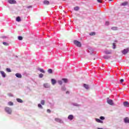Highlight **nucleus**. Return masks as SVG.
<instances>
[{"label": "nucleus", "mask_w": 129, "mask_h": 129, "mask_svg": "<svg viewBox=\"0 0 129 129\" xmlns=\"http://www.w3.org/2000/svg\"><path fill=\"white\" fill-rule=\"evenodd\" d=\"M48 72L50 74H52L53 73V71L52 70V69H49L48 70Z\"/></svg>", "instance_id": "20"}, {"label": "nucleus", "mask_w": 129, "mask_h": 129, "mask_svg": "<svg viewBox=\"0 0 129 129\" xmlns=\"http://www.w3.org/2000/svg\"><path fill=\"white\" fill-rule=\"evenodd\" d=\"M109 1H112V0H109Z\"/></svg>", "instance_id": "45"}, {"label": "nucleus", "mask_w": 129, "mask_h": 129, "mask_svg": "<svg viewBox=\"0 0 129 129\" xmlns=\"http://www.w3.org/2000/svg\"><path fill=\"white\" fill-rule=\"evenodd\" d=\"M123 81H124V80L122 79L120 80V82H121V83H122V82H123Z\"/></svg>", "instance_id": "39"}, {"label": "nucleus", "mask_w": 129, "mask_h": 129, "mask_svg": "<svg viewBox=\"0 0 129 129\" xmlns=\"http://www.w3.org/2000/svg\"><path fill=\"white\" fill-rule=\"evenodd\" d=\"M107 102L110 105H113V101L112 100L108 99Z\"/></svg>", "instance_id": "4"}, {"label": "nucleus", "mask_w": 129, "mask_h": 129, "mask_svg": "<svg viewBox=\"0 0 129 129\" xmlns=\"http://www.w3.org/2000/svg\"><path fill=\"white\" fill-rule=\"evenodd\" d=\"M74 10H75V11H79V7H75Z\"/></svg>", "instance_id": "30"}, {"label": "nucleus", "mask_w": 129, "mask_h": 129, "mask_svg": "<svg viewBox=\"0 0 129 129\" xmlns=\"http://www.w3.org/2000/svg\"><path fill=\"white\" fill-rule=\"evenodd\" d=\"M66 94H69V91H67L66 92Z\"/></svg>", "instance_id": "44"}, {"label": "nucleus", "mask_w": 129, "mask_h": 129, "mask_svg": "<svg viewBox=\"0 0 129 129\" xmlns=\"http://www.w3.org/2000/svg\"><path fill=\"white\" fill-rule=\"evenodd\" d=\"M21 17L20 16H18L16 18V21L17 22H21Z\"/></svg>", "instance_id": "16"}, {"label": "nucleus", "mask_w": 129, "mask_h": 129, "mask_svg": "<svg viewBox=\"0 0 129 129\" xmlns=\"http://www.w3.org/2000/svg\"><path fill=\"white\" fill-rule=\"evenodd\" d=\"M43 86L45 88H50V86H49V84L48 83L44 84Z\"/></svg>", "instance_id": "12"}, {"label": "nucleus", "mask_w": 129, "mask_h": 129, "mask_svg": "<svg viewBox=\"0 0 129 129\" xmlns=\"http://www.w3.org/2000/svg\"><path fill=\"white\" fill-rule=\"evenodd\" d=\"M43 76H44V75L43 74H40L39 75V78H43Z\"/></svg>", "instance_id": "28"}, {"label": "nucleus", "mask_w": 129, "mask_h": 129, "mask_svg": "<svg viewBox=\"0 0 129 129\" xmlns=\"http://www.w3.org/2000/svg\"><path fill=\"white\" fill-rule=\"evenodd\" d=\"M122 54L125 55V54H127V53H128V49H124L122 51Z\"/></svg>", "instance_id": "7"}, {"label": "nucleus", "mask_w": 129, "mask_h": 129, "mask_svg": "<svg viewBox=\"0 0 129 129\" xmlns=\"http://www.w3.org/2000/svg\"><path fill=\"white\" fill-rule=\"evenodd\" d=\"M31 8H32V6H28L27 7V9H31Z\"/></svg>", "instance_id": "41"}, {"label": "nucleus", "mask_w": 129, "mask_h": 129, "mask_svg": "<svg viewBox=\"0 0 129 129\" xmlns=\"http://www.w3.org/2000/svg\"><path fill=\"white\" fill-rule=\"evenodd\" d=\"M106 24L107 25H108V24H109V23L108 22H106Z\"/></svg>", "instance_id": "43"}, {"label": "nucleus", "mask_w": 129, "mask_h": 129, "mask_svg": "<svg viewBox=\"0 0 129 129\" xmlns=\"http://www.w3.org/2000/svg\"><path fill=\"white\" fill-rule=\"evenodd\" d=\"M103 122V121H102V120H100V122H99L100 123H102Z\"/></svg>", "instance_id": "42"}, {"label": "nucleus", "mask_w": 129, "mask_h": 129, "mask_svg": "<svg viewBox=\"0 0 129 129\" xmlns=\"http://www.w3.org/2000/svg\"><path fill=\"white\" fill-rule=\"evenodd\" d=\"M56 83H57V81H56L55 79H51V84H52V85H55V84H56Z\"/></svg>", "instance_id": "10"}, {"label": "nucleus", "mask_w": 129, "mask_h": 129, "mask_svg": "<svg viewBox=\"0 0 129 129\" xmlns=\"http://www.w3.org/2000/svg\"><path fill=\"white\" fill-rule=\"evenodd\" d=\"M128 5V2H123L120 4V6H123V7H125V6H127Z\"/></svg>", "instance_id": "6"}, {"label": "nucleus", "mask_w": 129, "mask_h": 129, "mask_svg": "<svg viewBox=\"0 0 129 129\" xmlns=\"http://www.w3.org/2000/svg\"><path fill=\"white\" fill-rule=\"evenodd\" d=\"M62 1H66V0H62Z\"/></svg>", "instance_id": "46"}, {"label": "nucleus", "mask_w": 129, "mask_h": 129, "mask_svg": "<svg viewBox=\"0 0 129 129\" xmlns=\"http://www.w3.org/2000/svg\"><path fill=\"white\" fill-rule=\"evenodd\" d=\"M96 121H97V122H100V119L98 118H96Z\"/></svg>", "instance_id": "35"}, {"label": "nucleus", "mask_w": 129, "mask_h": 129, "mask_svg": "<svg viewBox=\"0 0 129 129\" xmlns=\"http://www.w3.org/2000/svg\"><path fill=\"white\" fill-rule=\"evenodd\" d=\"M89 35L90 36H95V32H91Z\"/></svg>", "instance_id": "25"}, {"label": "nucleus", "mask_w": 129, "mask_h": 129, "mask_svg": "<svg viewBox=\"0 0 129 129\" xmlns=\"http://www.w3.org/2000/svg\"><path fill=\"white\" fill-rule=\"evenodd\" d=\"M8 105L12 106L14 105V103H13V102H9Z\"/></svg>", "instance_id": "22"}, {"label": "nucleus", "mask_w": 129, "mask_h": 129, "mask_svg": "<svg viewBox=\"0 0 129 129\" xmlns=\"http://www.w3.org/2000/svg\"><path fill=\"white\" fill-rule=\"evenodd\" d=\"M104 59H109V58H110V56H107V55H104Z\"/></svg>", "instance_id": "24"}, {"label": "nucleus", "mask_w": 129, "mask_h": 129, "mask_svg": "<svg viewBox=\"0 0 129 129\" xmlns=\"http://www.w3.org/2000/svg\"><path fill=\"white\" fill-rule=\"evenodd\" d=\"M57 82L58 84H59V85H62V84H63V82H62V81H58Z\"/></svg>", "instance_id": "26"}, {"label": "nucleus", "mask_w": 129, "mask_h": 129, "mask_svg": "<svg viewBox=\"0 0 129 129\" xmlns=\"http://www.w3.org/2000/svg\"><path fill=\"white\" fill-rule=\"evenodd\" d=\"M74 44H75V45H76V46H77V47H80L82 46L81 42H80L77 40H74Z\"/></svg>", "instance_id": "2"}, {"label": "nucleus", "mask_w": 129, "mask_h": 129, "mask_svg": "<svg viewBox=\"0 0 129 129\" xmlns=\"http://www.w3.org/2000/svg\"><path fill=\"white\" fill-rule=\"evenodd\" d=\"M18 40H19V41H22V40H23V37H22L21 36H19L18 37Z\"/></svg>", "instance_id": "23"}, {"label": "nucleus", "mask_w": 129, "mask_h": 129, "mask_svg": "<svg viewBox=\"0 0 129 129\" xmlns=\"http://www.w3.org/2000/svg\"><path fill=\"white\" fill-rule=\"evenodd\" d=\"M5 111L8 113V114H12V109L9 107H5Z\"/></svg>", "instance_id": "1"}, {"label": "nucleus", "mask_w": 129, "mask_h": 129, "mask_svg": "<svg viewBox=\"0 0 129 129\" xmlns=\"http://www.w3.org/2000/svg\"><path fill=\"white\" fill-rule=\"evenodd\" d=\"M84 87H85V88H86V89H89V86L87 84H84Z\"/></svg>", "instance_id": "18"}, {"label": "nucleus", "mask_w": 129, "mask_h": 129, "mask_svg": "<svg viewBox=\"0 0 129 129\" xmlns=\"http://www.w3.org/2000/svg\"><path fill=\"white\" fill-rule=\"evenodd\" d=\"M54 120L55 121H57V122H59V123H62L63 122L62 120L59 118H55Z\"/></svg>", "instance_id": "5"}, {"label": "nucleus", "mask_w": 129, "mask_h": 129, "mask_svg": "<svg viewBox=\"0 0 129 129\" xmlns=\"http://www.w3.org/2000/svg\"><path fill=\"white\" fill-rule=\"evenodd\" d=\"M124 121L125 123H129V118L126 117L124 118Z\"/></svg>", "instance_id": "8"}, {"label": "nucleus", "mask_w": 129, "mask_h": 129, "mask_svg": "<svg viewBox=\"0 0 129 129\" xmlns=\"http://www.w3.org/2000/svg\"><path fill=\"white\" fill-rule=\"evenodd\" d=\"M17 101H18V102H20V103H23V100L21 99H17Z\"/></svg>", "instance_id": "21"}, {"label": "nucleus", "mask_w": 129, "mask_h": 129, "mask_svg": "<svg viewBox=\"0 0 129 129\" xmlns=\"http://www.w3.org/2000/svg\"><path fill=\"white\" fill-rule=\"evenodd\" d=\"M111 29H112V30H114V31H115V30H117V27H112V28H111Z\"/></svg>", "instance_id": "33"}, {"label": "nucleus", "mask_w": 129, "mask_h": 129, "mask_svg": "<svg viewBox=\"0 0 129 129\" xmlns=\"http://www.w3.org/2000/svg\"><path fill=\"white\" fill-rule=\"evenodd\" d=\"M47 112H48V113H51V110L48 109L47 110Z\"/></svg>", "instance_id": "36"}, {"label": "nucleus", "mask_w": 129, "mask_h": 129, "mask_svg": "<svg viewBox=\"0 0 129 129\" xmlns=\"http://www.w3.org/2000/svg\"><path fill=\"white\" fill-rule=\"evenodd\" d=\"M98 3H101L102 1L101 0H97Z\"/></svg>", "instance_id": "40"}, {"label": "nucleus", "mask_w": 129, "mask_h": 129, "mask_svg": "<svg viewBox=\"0 0 129 129\" xmlns=\"http://www.w3.org/2000/svg\"><path fill=\"white\" fill-rule=\"evenodd\" d=\"M16 77H18V78H22V75L19 73L16 74Z\"/></svg>", "instance_id": "15"}, {"label": "nucleus", "mask_w": 129, "mask_h": 129, "mask_svg": "<svg viewBox=\"0 0 129 129\" xmlns=\"http://www.w3.org/2000/svg\"><path fill=\"white\" fill-rule=\"evenodd\" d=\"M41 103L42 105H44V104H45V100H41Z\"/></svg>", "instance_id": "29"}, {"label": "nucleus", "mask_w": 129, "mask_h": 129, "mask_svg": "<svg viewBox=\"0 0 129 129\" xmlns=\"http://www.w3.org/2000/svg\"><path fill=\"white\" fill-rule=\"evenodd\" d=\"M100 119H101L102 120H103L104 119V117L101 116V117H100Z\"/></svg>", "instance_id": "37"}, {"label": "nucleus", "mask_w": 129, "mask_h": 129, "mask_svg": "<svg viewBox=\"0 0 129 129\" xmlns=\"http://www.w3.org/2000/svg\"><path fill=\"white\" fill-rule=\"evenodd\" d=\"M3 45H4L5 46H9V43L6 42H3Z\"/></svg>", "instance_id": "27"}, {"label": "nucleus", "mask_w": 129, "mask_h": 129, "mask_svg": "<svg viewBox=\"0 0 129 129\" xmlns=\"http://www.w3.org/2000/svg\"><path fill=\"white\" fill-rule=\"evenodd\" d=\"M105 53H106V54H111V51H105Z\"/></svg>", "instance_id": "32"}, {"label": "nucleus", "mask_w": 129, "mask_h": 129, "mask_svg": "<svg viewBox=\"0 0 129 129\" xmlns=\"http://www.w3.org/2000/svg\"><path fill=\"white\" fill-rule=\"evenodd\" d=\"M113 48L115 49V43H113Z\"/></svg>", "instance_id": "38"}, {"label": "nucleus", "mask_w": 129, "mask_h": 129, "mask_svg": "<svg viewBox=\"0 0 129 129\" xmlns=\"http://www.w3.org/2000/svg\"><path fill=\"white\" fill-rule=\"evenodd\" d=\"M62 81L64 82V83H68V79H62Z\"/></svg>", "instance_id": "19"}, {"label": "nucleus", "mask_w": 129, "mask_h": 129, "mask_svg": "<svg viewBox=\"0 0 129 129\" xmlns=\"http://www.w3.org/2000/svg\"><path fill=\"white\" fill-rule=\"evenodd\" d=\"M43 4L46 6H48V5H50V2L48 1H44Z\"/></svg>", "instance_id": "13"}, {"label": "nucleus", "mask_w": 129, "mask_h": 129, "mask_svg": "<svg viewBox=\"0 0 129 129\" xmlns=\"http://www.w3.org/2000/svg\"><path fill=\"white\" fill-rule=\"evenodd\" d=\"M38 107H39V108H43V106H42V105H41V104H38Z\"/></svg>", "instance_id": "31"}, {"label": "nucleus", "mask_w": 129, "mask_h": 129, "mask_svg": "<svg viewBox=\"0 0 129 129\" xmlns=\"http://www.w3.org/2000/svg\"><path fill=\"white\" fill-rule=\"evenodd\" d=\"M1 73L3 77H4V78L6 77V73H5L4 71H1Z\"/></svg>", "instance_id": "17"}, {"label": "nucleus", "mask_w": 129, "mask_h": 129, "mask_svg": "<svg viewBox=\"0 0 129 129\" xmlns=\"http://www.w3.org/2000/svg\"><path fill=\"white\" fill-rule=\"evenodd\" d=\"M123 105L124 106H125L126 107H129V103L127 101H125L123 102Z\"/></svg>", "instance_id": "9"}, {"label": "nucleus", "mask_w": 129, "mask_h": 129, "mask_svg": "<svg viewBox=\"0 0 129 129\" xmlns=\"http://www.w3.org/2000/svg\"><path fill=\"white\" fill-rule=\"evenodd\" d=\"M8 2L11 5H13L14 4H17V2L15 0H8Z\"/></svg>", "instance_id": "3"}, {"label": "nucleus", "mask_w": 129, "mask_h": 129, "mask_svg": "<svg viewBox=\"0 0 129 129\" xmlns=\"http://www.w3.org/2000/svg\"><path fill=\"white\" fill-rule=\"evenodd\" d=\"M68 119H70V120H72V119H73V118H74V116H73V115H70L68 117Z\"/></svg>", "instance_id": "11"}, {"label": "nucleus", "mask_w": 129, "mask_h": 129, "mask_svg": "<svg viewBox=\"0 0 129 129\" xmlns=\"http://www.w3.org/2000/svg\"><path fill=\"white\" fill-rule=\"evenodd\" d=\"M37 70H38V71H40V72H41V73H45V71L41 68H38L37 69Z\"/></svg>", "instance_id": "14"}, {"label": "nucleus", "mask_w": 129, "mask_h": 129, "mask_svg": "<svg viewBox=\"0 0 129 129\" xmlns=\"http://www.w3.org/2000/svg\"><path fill=\"white\" fill-rule=\"evenodd\" d=\"M6 70H7V72H11V69L7 68Z\"/></svg>", "instance_id": "34"}]
</instances>
